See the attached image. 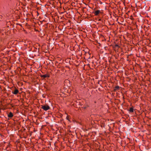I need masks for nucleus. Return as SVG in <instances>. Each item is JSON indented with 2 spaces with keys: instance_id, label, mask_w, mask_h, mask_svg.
Masks as SVG:
<instances>
[{
  "instance_id": "20e7f679",
  "label": "nucleus",
  "mask_w": 151,
  "mask_h": 151,
  "mask_svg": "<svg viewBox=\"0 0 151 151\" xmlns=\"http://www.w3.org/2000/svg\"><path fill=\"white\" fill-rule=\"evenodd\" d=\"M100 12V11L99 10H97L95 11L94 12V14L95 16H97L98 15L99 13Z\"/></svg>"
},
{
  "instance_id": "7ed1b4c3",
  "label": "nucleus",
  "mask_w": 151,
  "mask_h": 151,
  "mask_svg": "<svg viewBox=\"0 0 151 151\" xmlns=\"http://www.w3.org/2000/svg\"><path fill=\"white\" fill-rule=\"evenodd\" d=\"M40 76L41 77L43 78H49L50 77L49 75L47 74H46L43 75H41Z\"/></svg>"
},
{
  "instance_id": "39448f33",
  "label": "nucleus",
  "mask_w": 151,
  "mask_h": 151,
  "mask_svg": "<svg viewBox=\"0 0 151 151\" xmlns=\"http://www.w3.org/2000/svg\"><path fill=\"white\" fill-rule=\"evenodd\" d=\"M13 116V115L12 113L10 112L8 114V117L9 118H12Z\"/></svg>"
},
{
  "instance_id": "6e6552de",
  "label": "nucleus",
  "mask_w": 151,
  "mask_h": 151,
  "mask_svg": "<svg viewBox=\"0 0 151 151\" xmlns=\"http://www.w3.org/2000/svg\"><path fill=\"white\" fill-rule=\"evenodd\" d=\"M129 111L131 113H132L134 112V109L133 107H130L129 108Z\"/></svg>"
},
{
  "instance_id": "f257e3e1",
  "label": "nucleus",
  "mask_w": 151,
  "mask_h": 151,
  "mask_svg": "<svg viewBox=\"0 0 151 151\" xmlns=\"http://www.w3.org/2000/svg\"><path fill=\"white\" fill-rule=\"evenodd\" d=\"M41 108L45 111H47L50 109V106L48 105H41Z\"/></svg>"
},
{
  "instance_id": "f03ea898",
  "label": "nucleus",
  "mask_w": 151,
  "mask_h": 151,
  "mask_svg": "<svg viewBox=\"0 0 151 151\" xmlns=\"http://www.w3.org/2000/svg\"><path fill=\"white\" fill-rule=\"evenodd\" d=\"M19 92V91L18 89H17L16 88L14 90V91H12V93L14 95H17Z\"/></svg>"
},
{
  "instance_id": "423d86ee",
  "label": "nucleus",
  "mask_w": 151,
  "mask_h": 151,
  "mask_svg": "<svg viewBox=\"0 0 151 151\" xmlns=\"http://www.w3.org/2000/svg\"><path fill=\"white\" fill-rule=\"evenodd\" d=\"M70 81L68 80H65V81L64 83L65 85V84L66 83H69V85H68V84H67L66 85H67V86H70Z\"/></svg>"
},
{
  "instance_id": "0eeeda50",
  "label": "nucleus",
  "mask_w": 151,
  "mask_h": 151,
  "mask_svg": "<svg viewBox=\"0 0 151 151\" xmlns=\"http://www.w3.org/2000/svg\"><path fill=\"white\" fill-rule=\"evenodd\" d=\"M119 88V87L118 86H117L115 87L114 88V91H116L117 90H118Z\"/></svg>"
},
{
  "instance_id": "1a4fd4ad",
  "label": "nucleus",
  "mask_w": 151,
  "mask_h": 151,
  "mask_svg": "<svg viewBox=\"0 0 151 151\" xmlns=\"http://www.w3.org/2000/svg\"><path fill=\"white\" fill-rule=\"evenodd\" d=\"M115 47H119V45L117 44H116L115 45Z\"/></svg>"
},
{
  "instance_id": "9d476101",
  "label": "nucleus",
  "mask_w": 151,
  "mask_h": 151,
  "mask_svg": "<svg viewBox=\"0 0 151 151\" xmlns=\"http://www.w3.org/2000/svg\"><path fill=\"white\" fill-rule=\"evenodd\" d=\"M67 119L68 120V118L67 117Z\"/></svg>"
}]
</instances>
